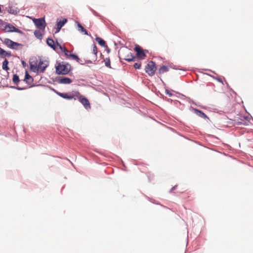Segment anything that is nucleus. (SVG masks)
Segmentation results:
<instances>
[{"label": "nucleus", "instance_id": "f257e3e1", "mask_svg": "<svg viewBox=\"0 0 253 253\" xmlns=\"http://www.w3.org/2000/svg\"><path fill=\"white\" fill-rule=\"evenodd\" d=\"M57 65L55 66V73L58 75H66L72 70L71 65L67 62L56 61Z\"/></svg>", "mask_w": 253, "mask_h": 253}, {"label": "nucleus", "instance_id": "f03ea898", "mask_svg": "<svg viewBox=\"0 0 253 253\" xmlns=\"http://www.w3.org/2000/svg\"><path fill=\"white\" fill-rule=\"evenodd\" d=\"M3 42L8 47L14 50H20L23 46L22 43L14 42L8 38H5Z\"/></svg>", "mask_w": 253, "mask_h": 253}, {"label": "nucleus", "instance_id": "7ed1b4c3", "mask_svg": "<svg viewBox=\"0 0 253 253\" xmlns=\"http://www.w3.org/2000/svg\"><path fill=\"white\" fill-rule=\"evenodd\" d=\"M157 70V66L155 61H150L145 66V71L149 76H153L155 75Z\"/></svg>", "mask_w": 253, "mask_h": 253}, {"label": "nucleus", "instance_id": "20e7f679", "mask_svg": "<svg viewBox=\"0 0 253 253\" xmlns=\"http://www.w3.org/2000/svg\"><path fill=\"white\" fill-rule=\"evenodd\" d=\"M36 27L40 30H43L46 26L44 17L35 18L31 17Z\"/></svg>", "mask_w": 253, "mask_h": 253}, {"label": "nucleus", "instance_id": "39448f33", "mask_svg": "<svg viewBox=\"0 0 253 253\" xmlns=\"http://www.w3.org/2000/svg\"><path fill=\"white\" fill-rule=\"evenodd\" d=\"M134 50L136 52V58L142 60L146 57V54L145 50L139 45L135 44Z\"/></svg>", "mask_w": 253, "mask_h": 253}, {"label": "nucleus", "instance_id": "423d86ee", "mask_svg": "<svg viewBox=\"0 0 253 253\" xmlns=\"http://www.w3.org/2000/svg\"><path fill=\"white\" fill-rule=\"evenodd\" d=\"M52 80L53 82L64 84H68L72 82L71 79L64 76H57L55 79H53Z\"/></svg>", "mask_w": 253, "mask_h": 253}, {"label": "nucleus", "instance_id": "0eeeda50", "mask_svg": "<svg viewBox=\"0 0 253 253\" xmlns=\"http://www.w3.org/2000/svg\"><path fill=\"white\" fill-rule=\"evenodd\" d=\"M77 96L79 101L81 103L86 110L90 109V104L88 99L84 95L80 94Z\"/></svg>", "mask_w": 253, "mask_h": 253}, {"label": "nucleus", "instance_id": "6e6552de", "mask_svg": "<svg viewBox=\"0 0 253 253\" xmlns=\"http://www.w3.org/2000/svg\"><path fill=\"white\" fill-rule=\"evenodd\" d=\"M189 109L191 111H192L194 112L195 114H196L197 116L199 117L203 118V119H206L208 120H210L209 118L207 116V115L202 111L199 110L197 108H195L192 106L190 107Z\"/></svg>", "mask_w": 253, "mask_h": 253}, {"label": "nucleus", "instance_id": "1a4fd4ad", "mask_svg": "<svg viewBox=\"0 0 253 253\" xmlns=\"http://www.w3.org/2000/svg\"><path fill=\"white\" fill-rule=\"evenodd\" d=\"M48 65V61L46 60L43 61L42 59H40L38 64L40 72L41 73H43Z\"/></svg>", "mask_w": 253, "mask_h": 253}, {"label": "nucleus", "instance_id": "9d476101", "mask_svg": "<svg viewBox=\"0 0 253 253\" xmlns=\"http://www.w3.org/2000/svg\"><path fill=\"white\" fill-rule=\"evenodd\" d=\"M30 69L31 71L34 73H38L39 71V68L38 65V60L35 59L34 61H29Z\"/></svg>", "mask_w": 253, "mask_h": 253}, {"label": "nucleus", "instance_id": "9b49d317", "mask_svg": "<svg viewBox=\"0 0 253 253\" xmlns=\"http://www.w3.org/2000/svg\"><path fill=\"white\" fill-rule=\"evenodd\" d=\"M76 28L78 31L83 34L91 37V35L88 33V31L82 25V24L78 21H75Z\"/></svg>", "mask_w": 253, "mask_h": 253}, {"label": "nucleus", "instance_id": "f8f14e48", "mask_svg": "<svg viewBox=\"0 0 253 253\" xmlns=\"http://www.w3.org/2000/svg\"><path fill=\"white\" fill-rule=\"evenodd\" d=\"M16 28L13 25L11 24L10 23H6L5 25L4 26V28L3 29L5 32L12 33L15 32Z\"/></svg>", "mask_w": 253, "mask_h": 253}, {"label": "nucleus", "instance_id": "ddd939ff", "mask_svg": "<svg viewBox=\"0 0 253 253\" xmlns=\"http://www.w3.org/2000/svg\"><path fill=\"white\" fill-rule=\"evenodd\" d=\"M46 43L48 46L50 48H52L53 50L56 51V42H54V41L51 37H48L46 39Z\"/></svg>", "mask_w": 253, "mask_h": 253}, {"label": "nucleus", "instance_id": "4468645a", "mask_svg": "<svg viewBox=\"0 0 253 253\" xmlns=\"http://www.w3.org/2000/svg\"><path fill=\"white\" fill-rule=\"evenodd\" d=\"M59 96L64 99H67V100H71L72 99H76L75 98H74V95L73 94H70L69 93H62L60 92V94H59Z\"/></svg>", "mask_w": 253, "mask_h": 253}, {"label": "nucleus", "instance_id": "2eb2a0df", "mask_svg": "<svg viewBox=\"0 0 253 253\" xmlns=\"http://www.w3.org/2000/svg\"><path fill=\"white\" fill-rule=\"evenodd\" d=\"M123 60L128 62H134L136 60V57L134 55V54L132 52H129L126 57L123 58Z\"/></svg>", "mask_w": 253, "mask_h": 253}, {"label": "nucleus", "instance_id": "dca6fc26", "mask_svg": "<svg viewBox=\"0 0 253 253\" xmlns=\"http://www.w3.org/2000/svg\"><path fill=\"white\" fill-rule=\"evenodd\" d=\"M34 81L33 78L29 75L28 72L26 70L25 73V79L24 81L28 84H31Z\"/></svg>", "mask_w": 253, "mask_h": 253}, {"label": "nucleus", "instance_id": "f3484780", "mask_svg": "<svg viewBox=\"0 0 253 253\" xmlns=\"http://www.w3.org/2000/svg\"><path fill=\"white\" fill-rule=\"evenodd\" d=\"M65 56L68 59H72L75 61L80 60V58L76 53H65Z\"/></svg>", "mask_w": 253, "mask_h": 253}, {"label": "nucleus", "instance_id": "a211bd4d", "mask_svg": "<svg viewBox=\"0 0 253 253\" xmlns=\"http://www.w3.org/2000/svg\"><path fill=\"white\" fill-rule=\"evenodd\" d=\"M0 56L1 58H4L6 57H10L11 56V53L10 51H7L0 47Z\"/></svg>", "mask_w": 253, "mask_h": 253}, {"label": "nucleus", "instance_id": "6ab92c4d", "mask_svg": "<svg viewBox=\"0 0 253 253\" xmlns=\"http://www.w3.org/2000/svg\"><path fill=\"white\" fill-rule=\"evenodd\" d=\"M95 41L98 42V44L102 47L107 46L105 41L101 38L97 37L96 35Z\"/></svg>", "mask_w": 253, "mask_h": 253}, {"label": "nucleus", "instance_id": "aec40b11", "mask_svg": "<svg viewBox=\"0 0 253 253\" xmlns=\"http://www.w3.org/2000/svg\"><path fill=\"white\" fill-rule=\"evenodd\" d=\"M56 47H58L61 50V52L64 53V55L65 56V53H69V51L67 49L66 47L65 46H62L57 41V40H56Z\"/></svg>", "mask_w": 253, "mask_h": 253}, {"label": "nucleus", "instance_id": "412c9836", "mask_svg": "<svg viewBox=\"0 0 253 253\" xmlns=\"http://www.w3.org/2000/svg\"><path fill=\"white\" fill-rule=\"evenodd\" d=\"M18 8L16 7L15 8H13V7L12 6H8L7 7V12L9 14H12L13 15H16L17 14L18 12Z\"/></svg>", "mask_w": 253, "mask_h": 253}, {"label": "nucleus", "instance_id": "4be33fe9", "mask_svg": "<svg viewBox=\"0 0 253 253\" xmlns=\"http://www.w3.org/2000/svg\"><path fill=\"white\" fill-rule=\"evenodd\" d=\"M67 21L68 20L66 18H63L59 20H57L56 23V26H59L61 27V28H62L67 22Z\"/></svg>", "mask_w": 253, "mask_h": 253}, {"label": "nucleus", "instance_id": "5701e85b", "mask_svg": "<svg viewBox=\"0 0 253 253\" xmlns=\"http://www.w3.org/2000/svg\"><path fill=\"white\" fill-rule=\"evenodd\" d=\"M8 63H9V62L7 60V59L5 58L4 61L2 62V68L3 70H5L6 71H7L8 70H9V68L8 66ZM7 73L8 74H9V73L8 72H7Z\"/></svg>", "mask_w": 253, "mask_h": 253}, {"label": "nucleus", "instance_id": "b1692460", "mask_svg": "<svg viewBox=\"0 0 253 253\" xmlns=\"http://www.w3.org/2000/svg\"><path fill=\"white\" fill-rule=\"evenodd\" d=\"M169 70V68L168 66L163 65L159 68L158 73L161 75L164 74V73L168 72Z\"/></svg>", "mask_w": 253, "mask_h": 253}, {"label": "nucleus", "instance_id": "393cba45", "mask_svg": "<svg viewBox=\"0 0 253 253\" xmlns=\"http://www.w3.org/2000/svg\"><path fill=\"white\" fill-rule=\"evenodd\" d=\"M12 80L13 83L15 84H18L20 82L19 77L16 74H13Z\"/></svg>", "mask_w": 253, "mask_h": 253}, {"label": "nucleus", "instance_id": "a878e982", "mask_svg": "<svg viewBox=\"0 0 253 253\" xmlns=\"http://www.w3.org/2000/svg\"><path fill=\"white\" fill-rule=\"evenodd\" d=\"M34 34L36 38H37L39 40H42V35L41 32L38 30H36L34 32Z\"/></svg>", "mask_w": 253, "mask_h": 253}, {"label": "nucleus", "instance_id": "bb28decb", "mask_svg": "<svg viewBox=\"0 0 253 253\" xmlns=\"http://www.w3.org/2000/svg\"><path fill=\"white\" fill-rule=\"evenodd\" d=\"M88 8L92 12V13H93V14L99 18L100 19H102L103 18V17L102 16H101V15H100L99 14H98L97 12H96L94 9H93L92 8H91L90 7H88Z\"/></svg>", "mask_w": 253, "mask_h": 253}, {"label": "nucleus", "instance_id": "cd10ccee", "mask_svg": "<svg viewBox=\"0 0 253 253\" xmlns=\"http://www.w3.org/2000/svg\"><path fill=\"white\" fill-rule=\"evenodd\" d=\"M104 61L105 62V65L106 67L110 69L112 68L111 66L110 59L109 57L106 58L105 59H104Z\"/></svg>", "mask_w": 253, "mask_h": 253}, {"label": "nucleus", "instance_id": "c85d7f7f", "mask_svg": "<svg viewBox=\"0 0 253 253\" xmlns=\"http://www.w3.org/2000/svg\"><path fill=\"white\" fill-rule=\"evenodd\" d=\"M206 75L213 78L214 79L216 80V81H217L219 83H221L222 84H223V81H222V79L220 78H219V77H215V76H213V75H210L209 74H207V73H206Z\"/></svg>", "mask_w": 253, "mask_h": 253}, {"label": "nucleus", "instance_id": "c756f323", "mask_svg": "<svg viewBox=\"0 0 253 253\" xmlns=\"http://www.w3.org/2000/svg\"><path fill=\"white\" fill-rule=\"evenodd\" d=\"M98 62V61H97V58H96V57H95V59L94 60L93 62L90 60H84V64L86 63H87V64L93 63L94 64H96L97 62Z\"/></svg>", "mask_w": 253, "mask_h": 253}, {"label": "nucleus", "instance_id": "7c9ffc66", "mask_svg": "<svg viewBox=\"0 0 253 253\" xmlns=\"http://www.w3.org/2000/svg\"><path fill=\"white\" fill-rule=\"evenodd\" d=\"M93 53L95 55V57L97 58V48L94 42L93 44Z\"/></svg>", "mask_w": 253, "mask_h": 253}, {"label": "nucleus", "instance_id": "2f4dec72", "mask_svg": "<svg viewBox=\"0 0 253 253\" xmlns=\"http://www.w3.org/2000/svg\"><path fill=\"white\" fill-rule=\"evenodd\" d=\"M133 67L135 69H137V70H139L141 68V62H136V63H135L134 64H133Z\"/></svg>", "mask_w": 253, "mask_h": 253}, {"label": "nucleus", "instance_id": "473e14b6", "mask_svg": "<svg viewBox=\"0 0 253 253\" xmlns=\"http://www.w3.org/2000/svg\"><path fill=\"white\" fill-rule=\"evenodd\" d=\"M6 23H7V22H4L3 20H2V23H0V29L4 31V26L5 25Z\"/></svg>", "mask_w": 253, "mask_h": 253}, {"label": "nucleus", "instance_id": "72a5a7b5", "mask_svg": "<svg viewBox=\"0 0 253 253\" xmlns=\"http://www.w3.org/2000/svg\"><path fill=\"white\" fill-rule=\"evenodd\" d=\"M15 33H17L19 34H21V35H25V34L22 31H21V30L18 29V28H16L15 30Z\"/></svg>", "mask_w": 253, "mask_h": 253}, {"label": "nucleus", "instance_id": "f704fd0d", "mask_svg": "<svg viewBox=\"0 0 253 253\" xmlns=\"http://www.w3.org/2000/svg\"><path fill=\"white\" fill-rule=\"evenodd\" d=\"M166 94L168 95L169 97H172L174 96V94H173L172 93L170 92V91H169L168 89H166L165 90Z\"/></svg>", "mask_w": 253, "mask_h": 253}, {"label": "nucleus", "instance_id": "c9c22d12", "mask_svg": "<svg viewBox=\"0 0 253 253\" xmlns=\"http://www.w3.org/2000/svg\"><path fill=\"white\" fill-rule=\"evenodd\" d=\"M49 88H50V90L53 91L54 92H55L57 95H58L59 96V94L60 93V92H59L58 91L56 90V89H55L54 88H53L52 87H51L50 86H49Z\"/></svg>", "mask_w": 253, "mask_h": 253}, {"label": "nucleus", "instance_id": "e433bc0d", "mask_svg": "<svg viewBox=\"0 0 253 253\" xmlns=\"http://www.w3.org/2000/svg\"><path fill=\"white\" fill-rule=\"evenodd\" d=\"M62 28L61 27L56 26L55 28V31L54 32V34H57L60 32Z\"/></svg>", "mask_w": 253, "mask_h": 253}, {"label": "nucleus", "instance_id": "4c0bfd02", "mask_svg": "<svg viewBox=\"0 0 253 253\" xmlns=\"http://www.w3.org/2000/svg\"><path fill=\"white\" fill-rule=\"evenodd\" d=\"M26 89V87H20L18 86H16V89L18 90H23Z\"/></svg>", "mask_w": 253, "mask_h": 253}, {"label": "nucleus", "instance_id": "58836bf2", "mask_svg": "<svg viewBox=\"0 0 253 253\" xmlns=\"http://www.w3.org/2000/svg\"><path fill=\"white\" fill-rule=\"evenodd\" d=\"M177 187V185H175V186H173L169 191V193H172V192L176 189V187Z\"/></svg>", "mask_w": 253, "mask_h": 253}, {"label": "nucleus", "instance_id": "ea45409f", "mask_svg": "<svg viewBox=\"0 0 253 253\" xmlns=\"http://www.w3.org/2000/svg\"><path fill=\"white\" fill-rule=\"evenodd\" d=\"M21 63L23 68H25L27 67V64L24 60H21Z\"/></svg>", "mask_w": 253, "mask_h": 253}, {"label": "nucleus", "instance_id": "a19ab883", "mask_svg": "<svg viewBox=\"0 0 253 253\" xmlns=\"http://www.w3.org/2000/svg\"><path fill=\"white\" fill-rule=\"evenodd\" d=\"M77 62H78L79 63H80L81 65H84V60H82L80 58V60H78V61H76Z\"/></svg>", "mask_w": 253, "mask_h": 253}, {"label": "nucleus", "instance_id": "79ce46f5", "mask_svg": "<svg viewBox=\"0 0 253 253\" xmlns=\"http://www.w3.org/2000/svg\"><path fill=\"white\" fill-rule=\"evenodd\" d=\"M4 86L6 87L14 88V89H16V86L9 85L8 84L5 85Z\"/></svg>", "mask_w": 253, "mask_h": 253}, {"label": "nucleus", "instance_id": "37998d69", "mask_svg": "<svg viewBox=\"0 0 253 253\" xmlns=\"http://www.w3.org/2000/svg\"><path fill=\"white\" fill-rule=\"evenodd\" d=\"M43 85L42 84H31L30 86V87H34V86H42Z\"/></svg>", "mask_w": 253, "mask_h": 253}, {"label": "nucleus", "instance_id": "c03bdc74", "mask_svg": "<svg viewBox=\"0 0 253 253\" xmlns=\"http://www.w3.org/2000/svg\"><path fill=\"white\" fill-rule=\"evenodd\" d=\"M106 48L105 50L106 51V52L108 53H109L111 51V50L107 46L106 47H105Z\"/></svg>", "mask_w": 253, "mask_h": 253}, {"label": "nucleus", "instance_id": "a18cd8bd", "mask_svg": "<svg viewBox=\"0 0 253 253\" xmlns=\"http://www.w3.org/2000/svg\"><path fill=\"white\" fill-rule=\"evenodd\" d=\"M179 95L185 97V98L188 99V100H190V98L189 97H186L184 95L181 94V93H178Z\"/></svg>", "mask_w": 253, "mask_h": 253}, {"label": "nucleus", "instance_id": "49530a36", "mask_svg": "<svg viewBox=\"0 0 253 253\" xmlns=\"http://www.w3.org/2000/svg\"><path fill=\"white\" fill-rule=\"evenodd\" d=\"M165 98H166V99H166V100H167V101H168V102H170V103H172V99H169V98H167L166 97H165Z\"/></svg>", "mask_w": 253, "mask_h": 253}, {"label": "nucleus", "instance_id": "de8ad7c7", "mask_svg": "<svg viewBox=\"0 0 253 253\" xmlns=\"http://www.w3.org/2000/svg\"><path fill=\"white\" fill-rule=\"evenodd\" d=\"M119 58L120 62H121L122 64H123V63L122 61V60H123V58H122L120 56H119Z\"/></svg>", "mask_w": 253, "mask_h": 253}, {"label": "nucleus", "instance_id": "09e8293b", "mask_svg": "<svg viewBox=\"0 0 253 253\" xmlns=\"http://www.w3.org/2000/svg\"><path fill=\"white\" fill-rule=\"evenodd\" d=\"M2 7H3V5L0 4V13H2Z\"/></svg>", "mask_w": 253, "mask_h": 253}, {"label": "nucleus", "instance_id": "8fccbe9b", "mask_svg": "<svg viewBox=\"0 0 253 253\" xmlns=\"http://www.w3.org/2000/svg\"><path fill=\"white\" fill-rule=\"evenodd\" d=\"M175 102H174V103H175V104H177V103H179V104L180 103V102H179V101H177V100H175Z\"/></svg>", "mask_w": 253, "mask_h": 253}, {"label": "nucleus", "instance_id": "3c124183", "mask_svg": "<svg viewBox=\"0 0 253 253\" xmlns=\"http://www.w3.org/2000/svg\"><path fill=\"white\" fill-rule=\"evenodd\" d=\"M199 106L200 107L202 108H203V109H205L206 108V107L205 106Z\"/></svg>", "mask_w": 253, "mask_h": 253}, {"label": "nucleus", "instance_id": "603ef678", "mask_svg": "<svg viewBox=\"0 0 253 253\" xmlns=\"http://www.w3.org/2000/svg\"><path fill=\"white\" fill-rule=\"evenodd\" d=\"M100 57H101V58H103V55H102V53H101V52L100 53Z\"/></svg>", "mask_w": 253, "mask_h": 253}, {"label": "nucleus", "instance_id": "864d4df0", "mask_svg": "<svg viewBox=\"0 0 253 253\" xmlns=\"http://www.w3.org/2000/svg\"><path fill=\"white\" fill-rule=\"evenodd\" d=\"M147 177H148V179H149V181L150 182V181H151V179H150V176L147 175Z\"/></svg>", "mask_w": 253, "mask_h": 253}, {"label": "nucleus", "instance_id": "5fc2aeb1", "mask_svg": "<svg viewBox=\"0 0 253 253\" xmlns=\"http://www.w3.org/2000/svg\"><path fill=\"white\" fill-rule=\"evenodd\" d=\"M145 50V53H148V52H149V51H148V50H147V49H145V50Z\"/></svg>", "mask_w": 253, "mask_h": 253}, {"label": "nucleus", "instance_id": "6e6d98bb", "mask_svg": "<svg viewBox=\"0 0 253 253\" xmlns=\"http://www.w3.org/2000/svg\"><path fill=\"white\" fill-rule=\"evenodd\" d=\"M192 103L194 105H197V104H196V103L194 101H192Z\"/></svg>", "mask_w": 253, "mask_h": 253}, {"label": "nucleus", "instance_id": "4d7b16f0", "mask_svg": "<svg viewBox=\"0 0 253 253\" xmlns=\"http://www.w3.org/2000/svg\"><path fill=\"white\" fill-rule=\"evenodd\" d=\"M192 103L194 105H197V104H196V103L194 101H192Z\"/></svg>", "mask_w": 253, "mask_h": 253}, {"label": "nucleus", "instance_id": "13d9d810", "mask_svg": "<svg viewBox=\"0 0 253 253\" xmlns=\"http://www.w3.org/2000/svg\"><path fill=\"white\" fill-rule=\"evenodd\" d=\"M245 119L246 120H248V119H249V117H245Z\"/></svg>", "mask_w": 253, "mask_h": 253}, {"label": "nucleus", "instance_id": "bf43d9fd", "mask_svg": "<svg viewBox=\"0 0 253 253\" xmlns=\"http://www.w3.org/2000/svg\"><path fill=\"white\" fill-rule=\"evenodd\" d=\"M209 71H211V72H212L213 73H214V74H216V73H215L214 71H211V70H209Z\"/></svg>", "mask_w": 253, "mask_h": 253}, {"label": "nucleus", "instance_id": "052dcab7", "mask_svg": "<svg viewBox=\"0 0 253 253\" xmlns=\"http://www.w3.org/2000/svg\"><path fill=\"white\" fill-rule=\"evenodd\" d=\"M238 125L242 124V123H241V122H238Z\"/></svg>", "mask_w": 253, "mask_h": 253}, {"label": "nucleus", "instance_id": "680f3d73", "mask_svg": "<svg viewBox=\"0 0 253 253\" xmlns=\"http://www.w3.org/2000/svg\"><path fill=\"white\" fill-rule=\"evenodd\" d=\"M0 23H2V20L1 19H0Z\"/></svg>", "mask_w": 253, "mask_h": 253}, {"label": "nucleus", "instance_id": "e2e57ef3", "mask_svg": "<svg viewBox=\"0 0 253 253\" xmlns=\"http://www.w3.org/2000/svg\"><path fill=\"white\" fill-rule=\"evenodd\" d=\"M161 80L163 84H164V82H163V81L162 79H161Z\"/></svg>", "mask_w": 253, "mask_h": 253}, {"label": "nucleus", "instance_id": "0e129e2a", "mask_svg": "<svg viewBox=\"0 0 253 253\" xmlns=\"http://www.w3.org/2000/svg\"><path fill=\"white\" fill-rule=\"evenodd\" d=\"M233 92L234 94H236V93L235 91H233Z\"/></svg>", "mask_w": 253, "mask_h": 253}, {"label": "nucleus", "instance_id": "69168bd1", "mask_svg": "<svg viewBox=\"0 0 253 253\" xmlns=\"http://www.w3.org/2000/svg\"><path fill=\"white\" fill-rule=\"evenodd\" d=\"M153 201H151L152 203H154V201H155V200H153Z\"/></svg>", "mask_w": 253, "mask_h": 253}, {"label": "nucleus", "instance_id": "338daca9", "mask_svg": "<svg viewBox=\"0 0 253 253\" xmlns=\"http://www.w3.org/2000/svg\"><path fill=\"white\" fill-rule=\"evenodd\" d=\"M179 70H180V69H179ZM181 70H183V71H185V70L184 69H181Z\"/></svg>", "mask_w": 253, "mask_h": 253}, {"label": "nucleus", "instance_id": "774afa93", "mask_svg": "<svg viewBox=\"0 0 253 253\" xmlns=\"http://www.w3.org/2000/svg\"><path fill=\"white\" fill-rule=\"evenodd\" d=\"M226 84H227V85H228V83L226 82Z\"/></svg>", "mask_w": 253, "mask_h": 253}]
</instances>
